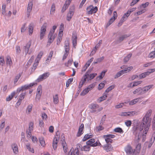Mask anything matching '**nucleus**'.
I'll return each instance as SVG.
<instances>
[{
  "mask_svg": "<svg viewBox=\"0 0 155 155\" xmlns=\"http://www.w3.org/2000/svg\"><path fill=\"white\" fill-rule=\"evenodd\" d=\"M152 112L151 109L149 110L142 118L141 122H137L136 131L139 130L140 132L138 136L137 140L142 137L143 142L145 141L146 135L150 125L152 119L150 117Z\"/></svg>",
  "mask_w": 155,
  "mask_h": 155,
  "instance_id": "nucleus-1",
  "label": "nucleus"
},
{
  "mask_svg": "<svg viewBox=\"0 0 155 155\" xmlns=\"http://www.w3.org/2000/svg\"><path fill=\"white\" fill-rule=\"evenodd\" d=\"M97 75L96 73H92V74L90 76H87L86 74H84L82 77L81 81L80 82L79 85V88H81L85 82H88L89 81L93 79Z\"/></svg>",
  "mask_w": 155,
  "mask_h": 155,
  "instance_id": "nucleus-2",
  "label": "nucleus"
},
{
  "mask_svg": "<svg viewBox=\"0 0 155 155\" xmlns=\"http://www.w3.org/2000/svg\"><path fill=\"white\" fill-rule=\"evenodd\" d=\"M95 140L94 139H91L86 142V144L88 145L90 147H95L97 146H102L101 143H100L98 140H97L95 142Z\"/></svg>",
  "mask_w": 155,
  "mask_h": 155,
  "instance_id": "nucleus-3",
  "label": "nucleus"
},
{
  "mask_svg": "<svg viewBox=\"0 0 155 155\" xmlns=\"http://www.w3.org/2000/svg\"><path fill=\"white\" fill-rule=\"evenodd\" d=\"M155 71V68H153L149 70L148 71L142 73L139 75H136V78L141 79L149 75L150 74Z\"/></svg>",
  "mask_w": 155,
  "mask_h": 155,
  "instance_id": "nucleus-4",
  "label": "nucleus"
},
{
  "mask_svg": "<svg viewBox=\"0 0 155 155\" xmlns=\"http://www.w3.org/2000/svg\"><path fill=\"white\" fill-rule=\"evenodd\" d=\"M135 149H133L129 145H127L125 148V151L129 155H136Z\"/></svg>",
  "mask_w": 155,
  "mask_h": 155,
  "instance_id": "nucleus-5",
  "label": "nucleus"
},
{
  "mask_svg": "<svg viewBox=\"0 0 155 155\" xmlns=\"http://www.w3.org/2000/svg\"><path fill=\"white\" fill-rule=\"evenodd\" d=\"M50 74L49 72H47L40 75L36 80L38 82H40L48 77Z\"/></svg>",
  "mask_w": 155,
  "mask_h": 155,
  "instance_id": "nucleus-6",
  "label": "nucleus"
},
{
  "mask_svg": "<svg viewBox=\"0 0 155 155\" xmlns=\"http://www.w3.org/2000/svg\"><path fill=\"white\" fill-rule=\"evenodd\" d=\"M86 10L88 14H92L93 13H96L97 12L98 9L96 6L94 7L92 5H90L87 8Z\"/></svg>",
  "mask_w": 155,
  "mask_h": 155,
  "instance_id": "nucleus-7",
  "label": "nucleus"
},
{
  "mask_svg": "<svg viewBox=\"0 0 155 155\" xmlns=\"http://www.w3.org/2000/svg\"><path fill=\"white\" fill-rule=\"evenodd\" d=\"M35 84L34 83H31L29 85H25L24 86H22L18 88L17 89V91L19 93L21 91H22L24 90L30 88V87H32Z\"/></svg>",
  "mask_w": 155,
  "mask_h": 155,
  "instance_id": "nucleus-8",
  "label": "nucleus"
},
{
  "mask_svg": "<svg viewBox=\"0 0 155 155\" xmlns=\"http://www.w3.org/2000/svg\"><path fill=\"white\" fill-rule=\"evenodd\" d=\"M46 26V24L45 23L41 28L40 34V39L41 40L42 39L45 34Z\"/></svg>",
  "mask_w": 155,
  "mask_h": 155,
  "instance_id": "nucleus-9",
  "label": "nucleus"
},
{
  "mask_svg": "<svg viewBox=\"0 0 155 155\" xmlns=\"http://www.w3.org/2000/svg\"><path fill=\"white\" fill-rule=\"evenodd\" d=\"M55 37V35L51 32H49L48 36V41L47 45H50L53 41Z\"/></svg>",
  "mask_w": 155,
  "mask_h": 155,
  "instance_id": "nucleus-10",
  "label": "nucleus"
},
{
  "mask_svg": "<svg viewBox=\"0 0 155 155\" xmlns=\"http://www.w3.org/2000/svg\"><path fill=\"white\" fill-rule=\"evenodd\" d=\"M130 69V68L129 69H128V68H125L124 69L120 71L117 72L116 74L114 77V78L116 79L122 75L123 74L128 72L131 70Z\"/></svg>",
  "mask_w": 155,
  "mask_h": 155,
  "instance_id": "nucleus-11",
  "label": "nucleus"
},
{
  "mask_svg": "<svg viewBox=\"0 0 155 155\" xmlns=\"http://www.w3.org/2000/svg\"><path fill=\"white\" fill-rule=\"evenodd\" d=\"M31 45V42L30 41H29L24 47V49L25 52V54L26 55L28 54H30L31 52H29V49Z\"/></svg>",
  "mask_w": 155,
  "mask_h": 155,
  "instance_id": "nucleus-12",
  "label": "nucleus"
},
{
  "mask_svg": "<svg viewBox=\"0 0 155 155\" xmlns=\"http://www.w3.org/2000/svg\"><path fill=\"white\" fill-rule=\"evenodd\" d=\"M74 9V6L71 7L70 8L69 12L67 15V19L68 21H70L73 15Z\"/></svg>",
  "mask_w": 155,
  "mask_h": 155,
  "instance_id": "nucleus-13",
  "label": "nucleus"
},
{
  "mask_svg": "<svg viewBox=\"0 0 155 155\" xmlns=\"http://www.w3.org/2000/svg\"><path fill=\"white\" fill-rule=\"evenodd\" d=\"M117 15L116 11L114 12L113 13V16L110 19L108 22L107 24V27L110 26L115 20L117 18Z\"/></svg>",
  "mask_w": 155,
  "mask_h": 155,
  "instance_id": "nucleus-14",
  "label": "nucleus"
},
{
  "mask_svg": "<svg viewBox=\"0 0 155 155\" xmlns=\"http://www.w3.org/2000/svg\"><path fill=\"white\" fill-rule=\"evenodd\" d=\"M59 137L58 134V133H56L53 142V147L54 150L56 149L57 148V142L59 140Z\"/></svg>",
  "mask_w": 155,
  "mask_h": 155,
  "instance_id": "nucleus-15",
  "label": "nucleus"
},
{
  "mask_svg": "<svg viewBox=\"0 0 155 155\" xmlns=\"http://www.w3.org/2000/svg\"><path fill=\"white\" fill-rule=\"evenodd\" d=\"M104 149L107 152L111 151L113 150V147L110 143H107L103 147Z\"/></svg>",
  "mask_w": 155,
  "mask_h": 155,
  "instance_id": "nucleus-16",
  "label": "nucleus"
},
{
  "mask_svg": "<svg viewBox=\"0 0 155 155\" xmlns=\"http://www.w3.org/2000/svg\"><path fill=\"white\" fill-rule=\"evenodd\" d=\"M68 155H79V150L78 148L74 150L73 148H71L68 152Z\"/></svg>",
  "mask_w": 155,
  "mask_h": 155,
  "instance_id": "nucleus-17",
  "label": "nucleus"
},
{
  "mask_svg": "<svg viewBox=\"0 0 155 155\" xmlns=\"http://www.w3.org/2000/svg\"><path fill=\"white\" fill-rule=\"evenodd\" d=\"M33 2H29L27 9V15L28 17L30 15V13L31 12L32 9Z\"/></svg>",
  "mask_w": 155,
  "mask_h": 155,
  "instance_id": "nucleus-18",
  "label": "nucleus"
},
{
  "mask_svg": "<svg viewBox=\"0 0 155 155\" xmlns=\"http://www.w3.org/2000/svg\"><path fill=\"white\" fill-rule=\"evenodd\" d=\"M37 92L36 95V98L39 100L42 94V86L39 85L37 89Z\"/></svg>",
  "mask_w": 155,
  "mask_h": 155,
  "instance_id": "nucleus-19",
  "label": "nucleus"
},
{
  "mask_svg": "<svg viewBox=\"0 0 155 155\" xmlns=\"http://www.w3.org/2000/svg\"><path fill=\"white\" fill-rule=\"evenodd\" d=\"M135 114V111L123 112L120 114L121 116L127 117L128 116H132Z\"/></svg>",
  "mask_w": 155,
  "mask_h": 155,
  "instance_id": "nucleus-20",
  "label": "nucleus"
},
{
  "mask_svg": "<svg viewBox=\"0 0 155 155\" xmlns=\"http://www.w3.org/2000/svg\"><path fill=\"white\" fill-rule=\"evenodd\" d=\"M84 128V126L83 124H81L79 127L77 136L78 137L80 136L83 133V130Z\"/></svg>",
  "mask_w": 155,
  "mask_h": 155,
  "instance_id": "nucleus-21",
  "label": "nucleus"
},
{
  "mask_svg": "<svg viewBox=\"0 0 155 155\" xmlns=\"http://www.w3.org/2000/svg\"><path fill=\"white\" fill-rule=\"evenodd\" d=\"M11 147L14 153L17 154L18 153V150L16 144L15 143L12 144L11 145Z\"/></svg>",
  "mask_w": 155,
  "mask_h": 155,
  "instance_id": "nucleus-22",
  "label": "nucleus"
},
{
  "mask_svg": "<svg viewBox=\"0 0 155 155\" xmlns=\"http://www.w3.org/2000/svg\"><path fill=\"white\" fill-rule=\"evenodd\" d=\"M6 62L8 67H10L12 64V62L11 58L9 56H7L6 58Z\"/></svg>",
  "mask_w": 155,
  "mask_h": 155,
  "instance_id": "nucleus-23",
  "label": "nucleus"
},
{
  "mask_svg": "<svg viewBox=\"0 0 155 155\" xmlns=\"http://www.w3.org/2000/svg\"><path fill=\"white\" fill-rule=\"evenodd\" d=\"M69 40L68 38H66L64 42V49L66 51H69Z\"/></svg>",
  "mask_w": 155,
  "mask_h": 155,
  "instance_id": "nucleus-24",
  "label": "nucleus"
},
{
  "mask_svg": "<svg viewBox=\"0 0 155 155\" xmlns=\"http://www.w3.org/2000/svg\"><path fill=\"white\" fill-rule=\"evenodd\" d=\"M79 147L81 148V151H88L90 150V146L88 145H86L84 146L83 147H80V146H79Z\"/></svg>",
  "mask_w": 155,
  "mask_h": 155,
  "instance_id": "nucleus-25",
  "label": "nucleus"
},
{
  "mask_svg": "<svg viewBox=\"0 0 155 155\" xmlns=\"http://www.w3.org/2000/svg\"><path fill=\"white\" fill-rule=\"evenodd\" d=\"M28 31L29 35H31L33 33L34 29V25L33 23H30L28 26Z\"/></svg>",
  "mask_w": 155,
  "mask_h": 155,
  "instance_id": "nucleus-26",
  "label": "nucleus"
},
{
  "mask_svg": "<svg viewBox=\"0 0 155 155\" xmlns=\"http://www.w3.org/2000/svg\"><path fill=\"white\" fill-rule=\"evenodd\" d=\"M153 86V85H149L145 87L143 89V94L145 93L147 91L151 88Z\"/></svg>",
  "mask_w": 155,
  "mask_h": 155,
  "instance_id": "nucleus-27",
  "label": "nucleus"
},
{
  "mask_svg": "<svg viewBox=\"0 0 155 155\" xmlns=\"http://www.w3.org/2000/svg\"><path fill=\"white\" fill-rule=\"evenodd\" d=\"M129 13L128 12H127L126 13H125L124 15L123 16L121 19L120 21L122 22L124 21L128 18V17L130 15Z\"/></svg>",
  "mask_w": 155,
  "mask_h": 155,
  "instance_id": "nucleus-28",
  "label": "nucleus"
},
{
  "mask_svg": "<svg viewBox=\"0 0 155 155\" xmlns=\"http://www.w3.org/2000/svg\"><path fill=\"white\" fill-rule=\"evenodd\" d=\"M77 36L76 35H73L72 37V43L74 47L76 45H77Z\"/></svg>",
  "mask_w": 155,
  "mask_h": 155,
  "instance_id": "nucleus-29",
  "label": "nucleus"
},
{
  "mask_svg": "<svg viewBox=\"0 0 155 155\" xmlns=\"http://www.w3.org/2000/svg\"><path fill=\"white\" fill-rule=\"evenodd\" d=\"M62 145L64 152L65 153H66L68 151V149L67 145L66 142L64 141L62 142Z\"/></svg>",
  "mask_w": 155,
  "mask_h": 155,
  "instance_id": "nucleus-30",
  "label": "nucleus"
},
{
  "mask_svg": "<svg viewBox=\"0 0 155 155\" xmlns=\"http://www.w3.org/2000/svg\"><path fill=\"white\" fill-rule=\"evenodd\" d=\"M93 136V135L92 134H87L85 135L82 139V140L83 141H85L88 139L92 137Z\"/></svg>",
  "mask_w": 155,
  "mask_h": 155,
  "instance_id": "nucleus-31",
  "label": "nucleus"
},
{
  "mask_svg": "<svg viewBox=\"0 0 155 155\" xmlns=\"http://www.w3.org/2000/svg\"><path fill=\"white\" fill-rule=\"evenodd\" d=\"M53 101L55 104H57L59 102L58 95L56 94L53 96Z\"/></svg>",
  "mask_w": 155,
  "mask_h": 155,
  "instance_id": "nucleus-32",
  "label": "nucleus"
},
{
  "mask_svg": "<svg viewBox=\"0 0 155 155\" xmlns=\"http://www.w3.org/2000/svg\"><path fill=\"white\" fill-rule=\"evenodd\" d=\"M129 36V35H124L119 38L118 40V41L119 42H121Z\"/></svg>",
  "mask_w": 155,
  "mask_h": 155,
  "instance_id": "nucleus-33",
  "label": "nucleus"
},
{
  "mask_svg": "<svg viewBox=\"0 0 155 155\" xmlns=\"http://www.w3.org/2000/svg\"><path fill=\"white\" fill-rule=\"evenodd\" d=\"M94 60L93 58H91L90 60H89L84 65V67L86 68H87L90 65L91 63Z\"/></svg>",
  "mask_w": 155,
  "mask_h": 155,
  "instance_id": "nucleus-34",
  "label": "nucleus"
},
{
  "mask_svg": "<svg viewBox=\"0 0 155 155\" xmlns=\"http://www.w3.org/2000/svg\"><path fill=\"white\" fill-rule=\"evenodd\" d=\"M55 10V5L54 4H53L51 7V10H50V14H53L54 13V12Z\"/></svg>",
  "mask_w": 155,
  "mask_h": 155,
  "instance_id": "nucleus-35",
  "label": "nucleus"
},
{
  "mask_svg": "<svg viewBox=\"0 0 155 155\" xmlns=\"http://www.w3.org/2000/svg\"><path fill=\"white\" fill-rule=\"evenodd\" d=\"M131 56L132 54L131 53H130L125 57L124 60V62H127L129 60L130 58L131 57Z\"/></svg>",
  "mask_w": 155,
  "mask_h": 155,
  "instance_id": "nucleus-36",
  "label": "nucleus"
},
{
  "mask_svg": "<svg viewBox=\"0 0 155 155\" xmlns=\"http://www.w3.org/2000/svg\"><path fill=\"white\" fill-rule=\"evenodd\" d=\"M107 97V94H105L103 95L102 96L100 97L98 100V102L100 103L102 101L105 100Z\"/></svg>",
  "mask_w": 155,
  "mask_h": 155,
  "instance_id": "nucleus-37",
  "label": "nucleus"
},
{
  "mask_svg": "<svg viewBox=\"0 0 155 155\" xmlns=\"http://www.w3.org/2000/svg\"><path fill=\"white\" fill-rule=\"evenodd\" d=\"M107 70L103 71L101 73L100 75L97 77V78H99L100 79H102L104 76L105 73L107 72Z\"/></svg>",
  "mask_w": 155,
  "mask_h": 155,
  "instance_id": "nucleus-38",
  "label": "nucleus"
},
{
  "mask_svg": "<svg viewBox=\"0 0 155 155\" xmlns=\"http://www.w3.org/2000/svg\"><path fill=\"white\" fill-rule=\"evenodd\" d=\"M99 107V106L96 104H92L90 105V108L91 109H94L98 108Z\"/></svg>",
  "mask_w": 155,
  "mask_h": 155,
  "instance_id": "nucleus-39",
  "label": "nucleus"
},
{
  "mask_svg": "<svg viewBox=\"0 0 155 155\" xmlns=\"http://www.w3.org/2000/svg\"><path fill=\"white\" fill-rule=\"evenodd\" d=\"M32 108V104L28 105L27 108L26 110V113L29 114L31 112Z\"/></svg>",
  "mask_w": 155,
  "mask_h": 155,
  "instance_id": "nucleus-40",
  "label": "nucleus"
},
{
  "mask_svg": "<svg viewBox=\"0 0 155 155\" xmlns=\"http://www.w3.org/2000/svg\"><path fill=\"white\" fill-rule=\"evenodd\" d=\"M104 59V57H102L101 58L97 59L95 61H94L92 63V64H97L98 63L100 62L101 61Z\"/></svg>",
  "mask_w": 155,
  "mask_h": 155,
  "instance_id": "nucleus-41",
  "label": "nucleus"
},
{
  "mask_svg": "<svg viewBox=\"0 0 155 155\" xmlns=\"http://www.w3.org/2000/svg\"><path fill=\"white\" fill-rule=\"evenodd\" d=\"M21 76V73H19L18 74H17L15 77L14 81V84H15L16 82L18 81V79H19L20 77Z\"/></svg>",
  "mask_w": 155,
  "mask_h": 155,
  "instance_id": "nucleus-42",
  "label": "nucleus"
},
{
  "mask_svg": "<svg viewBox=\"0 0 155 155\" xmlns=\"http://www.w3.org/2000/svg\"><path fill=\"white\" fill-rule=\"evenodd\" d=\"M73 61V60L72 59H69L67 62L65 64V66L67 67L70 66L72 64Z\"/></svg>",
  "mask_w": 155,
  "mask_h": 155,
  "instance_id": "nucleus-43",
  "label": "nucleus"
},
{
  "mask_svg": "<svg viewBox=\"0 0 155 155\" xmlns=\"http://www.w3.org/2000/svg\"><path fill=\"white\" fill-rule=\"evenodd\" d=\"M114 130L116 132L119 133H122L124 132V131L122 128L119 127L115 128L114 129Z\"/></svg>",
  "mask_w": 155,
  "mask_h": 155,
  "instance_id": "nucleus-44",
  "label": "nucleus"
},
{
  "mask_svg": "<svg viewBox=\"0 0 155 155\" xmlns=\"http://www.w3.org/2000/svg\"><path fill=\"white\" fill-rule=\"evenodd\" d=\"M39 140L41 145L43 147H45V143L43 138H40L39 139Z\"/></svg>",
  "mask_w": 155,
  "mask_h": 155,
  "instance_id": "nucleus-45",
  "label": "nucleus"
},
{
  "mask_svg": "<svg viewBox=\"0 0 155 155\" xmlns=\"http://www.w3.org/2000/svg\"><path fill=\"white\" fill-rule=\"evenodd\" d=\"M104 82V81L102 82L99 84L98 87V89L99 90H101L105 86L104 83L105 82V81Z\"/></svg>",
  "mask_w": 155,
  "mask_h": 155,
  "instance_id": "nucleus-46",
  "label": "nucleus"
},
{
  "mask_svg": "<svg viewBox=\"0 0 155 155\" xmlns=\"http://www.w3.org/2000/svg\"><path fill=\"white\" fill-rule=\"evenodd\" d=\"M43 54V52H42L41 51L38 54L37 58L36 59V61H39Z\"/></svg>",
  "mask_w": 155,
  "mask_h": 155,
  "instance_id": "nucleus-47",
  "label": "nucleus"
},
{
  "mask_svg": "<svg viewBox=\"0 0 155 155\" xmlns=\"http://www.w3.org/2000/svg\"><path fill=\"white\" fill-rule=\"evenodd\" d=\"M149 5V3L148 2L142 4L140 6V8L142 9H145L144 8L147 7Z\"/></svg>",
  "mask_w": 155,
  "mask_h": 155,
  "instance_id": "nucleus-48",
  "label": "nucleus"
},
{
  "mask_svg": "<svg viewBox=\"0 0 155 155\" xmlns=\"http://www.w3.org/2000/svg\"><path fill=\"white\" fill-rule=\"evenodd\" d=\"M89 91L86 88L83 90V91L81 92L80 94L81 96H83L87 94Z\"/></svg>",
  "mask_w": 155,
  "mask_h": 155,
  "instance_id": "nucleus-49",
  "label": "nucleus"
},
{
  "mask_svg": "<svg viewBox=\"0 0 155 155\" xmlns=\"http://www.w3.org/2000/svg\"><path fill=\"white\" fill-rule=\"evenodd\" d=\"M69 51H66V50H65L64 54L62 59L63 60H64L67 58L69 53Z\"/></svg>",
  "mask_w": 155,
  "mask_h": 155,
  "instance_id": "nucleus-50",
  "label": "nucleus"
},
{
  "mask_svg": "<svg viewBox=\"0 0 155 155\" xmlns=\"http://www.w3.org/2000/svg\"><path fill=\"white\" fill-rule=\"evenodd\" d=\"M6 6L5 4H3L2 6V14L3 15H5Z\"/></svg>",
  "mask_w": 155,
  "mask_h": 155,
  "instance_id": "nucleus-51",
  "label": "nucleus"
},
{
  "mask_svg": "<svg viewBox=\"0 0 155 155\" xmlns=\"http://www.w3.org/2000/svg\"><path fill=\"white\" fill-rule=\"evenodd\" d=\"M95 86V84H92L89 85L86 88L89 91L92 89Z\"/></svg>",
  "mask_w": 155,
  "mask_h": 155,
  "instance_id": "nucleus-52",
  "label": "nucleus"
},
{
  "mask_svg": "<svg viewBox=\"0 0 155 155\" xmlns=\"http://www.w3.org/2000/svg\"><path fill=\"white\" fill-rule=\"evenodd\" d=\"M141 144L140 143H139L136 146V153L140 152L141 149Z\"/></svg>",
  "mask_w": 155,
  "mask_h": 155,
  "instance_id": "nucleus-53",
  "label": "nucleus"
},
{
  "mask_svg": "<svg viewBox=\"0 0 155 155\" xmlns=\"http://www.w3.org/2000/svg\"><path fill=\"white\" fill-rule=\"evenodd\" d=\"M33 123L32 122H30L29 123L28 130L30 131H33Z\"/></svg>",
  "mask_w": 155,
  "mask_h": 155,
  "instance_id": "nucleus-54",
  "label": "nucleus"
},
{
  "mask_svg": "<svg viewBox=\"0 0 155 155\" xmlns=\"http://www.w3.org/2000/svg\"><path fill=\"white\" fill-rule=\"evenodd\" d=\"M115 137V135L113 134H109V135H104L103 136V137L104 138H105L106 137H108L110 138H114Z\"/></svg>",
  "mask_w": 155,
  "mask_h": 155,
  "instance_id": "nucleus-55",
  "label": "nucleus"
},
{
  "mask_svg": "<svg viewBox=\"0 0 155 155\" xmlns=\"http://www.w3.org/2000/svg\"><path fill=\"white\" fill-rule=\"evenodd\" d=\"M136 93H138L139 94H143V89L141 87H139L136 89Z\"/></svg>",
  "mask_w": 155,
  "mask_h": 155,
  "instance_id": "nucleus-56",
  "label": "nucleus"
},
{
  "mask_svg": "<svg viewBox=\"0 0 155 155\" xmlns=\"http://www.w3.org/2000/svg\"><path fill=\"white\" fill-rule=\"evenodd\" d=\"M136 86V81H134L130 83L128 85V87H133Z\"/></svg>",
  "mask_w": 155,
  "mask_h": 155,
  "instance_id": "nucleus-57",
  "label": "nucleus"
},
{
  "mask_svg": "<svg viewBox=\"0 0 155 155\" xmlns=\"http://www.w3.org/2000/svg\"><path fill=\"white\" fill-rule=\"evenodd\" d=\"M26 24L25 23L22 26L21 28V32H24L26 30V29L25 28V26H26Z\"/></svg>",
  "mask_w": 155,
  "mask_h": 155,
  "instance_id": "nucleus-58",
  "label": "nucleus"
},
{
  "mask_svg": "<svg viewBox=\"0 0 155 155\" xmlns=\"http://www.w3.org/2000/svg\"><path fill=\"white\" fill-rule=\"evenodd\" d=\"M125 124L127 127H130L131 124V122L130 120H127L125 122Z\"/></svg>",
  "mask_w": 155,
  "mask_h": 155,
  "instance_id": "nucleus-59",
  "label": "nucleus"
},
{
  "mask_svg": "<svg viewBox=\"0 0 155 155\" xmlns=\"http://www.w3.org/2000/svg\"><path fill=\"white\" fill-rule=\"evenodd\" d=\"M27 149L30 152L32 153H34V150L33 148H31L29 145H26Z\"/></svg>",
  "mask_w": 155,
  "mask_h": 155,
  "instance_id": "nucleus-60",
  "label": "nucleus"
},
{
  "mask_svg": "<svg viewBox=\"0 0 155 155\" xmlns=\"http://www.w3.org/2000/svg\"><path fill=\"white\" fill-rule=\"evenodd\" d=\"M105 138L107 143H109V142L112 143L113 142V140L112 139H111V138L107 137H106Z\"/></svg>",
  "mask_w": 155,
  "mask_h": 155,
  "instance_id": "nucleus-61",
  "label": "nucleus"
},
{
  "mask_svg": "<svg viewBox=\"0 0 155 155\" xmlns=\"http://www.w3.org/2000/svg\"><path fill=\"white\" fill-rule=\"evenodd\" d=\"M5 61L3 57H0V64L3 66L5 64Z\"/></svg>",
  "mask_w": 155,
  "mask_h": 155,
  "instance_id": "nucleus-62",
  "label": "nucleus"
},
{
  "mask_svg": "<svg viewBox=\"0 0 155 155\" xmlns=\"http://www.w3.org/2000/svg\"><path fill=\"white\" fill-rule=\"evenodd\" d=\"M41 117L43 120H46L47 118V116L45 113H42Z\"/></svg>",
  "mask_w": 155,
  "mask_h": 155,
  "instance_id": "nucleus-63",
  "label": "nucleus"
},
{
  "mask_svg": "<svg viewBox=\"0 0 155 155\" xmlns=\"http://www.w3.org/2000/svg\"><path fill=\"white\" fill-rule=\"evenodd\" d=\"M106 118V115H104L103 116V117H102V118L101 119V123L100 124L102 125L103 124V123H104V122Z\"/></svg>",
  "mask_w": 155,
  "mask_h": 155,
  "instance_id": "nucleus-64",
  "label": "nucleus"
}]
</instances>
